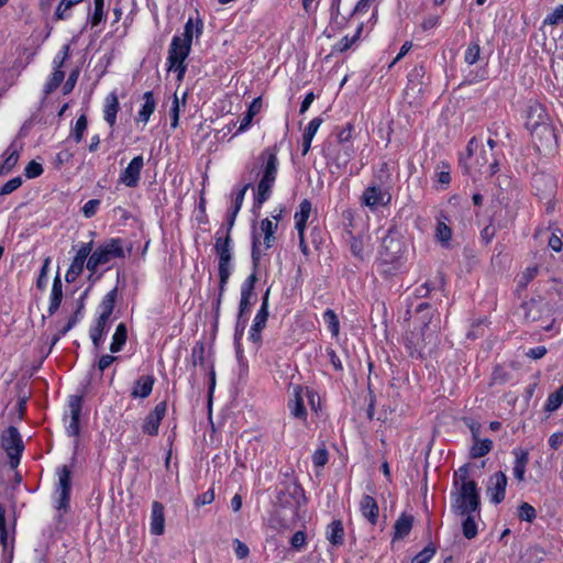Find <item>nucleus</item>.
<instances>
[{
	"label": "nucleus",
	"instance_id": "nucleus-1",
	"mask_svg": "<svg viewBox=\"0 0 563 563\" xmlns=\"http://www.w3.org/2000/svg\"><path fill=\"white\" fill-rule=\"evenodd\" d=\"M404 253L401 235L395 227H390L382 238L378 251L377 265L380 274L395 275L405 263Z\"/></svg>",
	"mask_w": 563,
	"mask_h": 563
},
{
	"label": "nucleus",
	"instance_id": "nucleus-2",
	"mask_svg": "<svg viewBox=\"0 0 563 563\" xmlns=\"http://www.w3.org/2000/svg\"><path fill=\"white\" fill-rule=\"evenodd\" d=\"M278 152V145L275 144L264 148L257 157L260 164L258 175L261 176L255 196V203L257 206H262L272 195L279 167Z\"/></svg>",
	"mask_w": 563,
	"mask_h": 563
},
{
	"label": "nucleus",
	"instance_id": "nucleus-3",
	"mask_svg": "<svg viewBox=\"0 0 563 563\" xmlns=\"http://www.w3.org/2000/svg\"><path fill=\"white\" fill-rule=\"evenodd\" d=\"M440 325L429 327L426 330L415 329L404 335L402 342L408 355L411 358L422 360L431 356L439 344Z\"/></svg>",
	"mask_w": 563,
	"mask_h": 563
},
{
	"label": "nucleus",
	"instance_id": "nucleus-4",
	"mask_svg": "<svg viewBox=\"0 0 563 563\" xmlns=\"http://www.w3.org/2000/svg\"><path fill=\"white\" fill-rule=\"evenodd\" d=\"M118 297V288L114 287L108 291L98 306L99 314L89 329V338L96 350H99L103 343V336L109 330L110 317L114 310Z\"/></svg>",
	"mask_w": 563,
	"mask_h": 563
},
{
	"label": "nucleus",
	"instance_id": "nucleus-5",
	"mask_svg": "<svg viewBox=\"0 0 563 563\" xmlns=\"http://www.w3.org/2000/svg\"><path fill=\"white\" fill-rule=\"evenodd\" d=\"M251 256H252L253 272L243 282V284L241 286V298H240V302H239V313H238V316H240V317H245L256 300L254 287L257 282L256 271H257L262 254H261V250H260V240L255 235V233L253 234Z\"/></svg>",
	"mask_w": 563,
	"mask_h": 563
},
{
	"label": "nucleus",
	"instance_id": "nucleus-6",
	"mask_svg": "<svg viewBox=\"0 0 563 563\" xmlns=\"http://www.w3.org/2000/svg\"><path fill=\"white\" fill-rule=\"evenodd\" d=\"M90 254L86 267L92 275L99 266L107 265L112 260L125 257L123 240L120 238L108 239L91 251Z\"/></svg>",
	"mask_w": 563,
	"mask_h": 563
},
{
	"label": "nucleus",
	"instance_id": "nucleus-7",
	"mask_svg": "<svg viewBox=\"0 0 563 563\" xmlns=\"http://www.w3.org/2000/svg\"><path fill=\"white\" fill-rule=\"evenodd\" d=\"M216 244L214 252L219 260V278L221 279V288H223V284H228L229 278L232 274V258H233V242L231 239V231L223 229L221 227L216 232Z\"/></svg>",
	"mask_w": 563,
	"mask_h": 563
},
{
	"label": "nucleus",
	"instance_id": "nucleus-8",
	"mask_svg": "<svg viewBox=\"0 0 563 563\" xmlns=\"http://www.w3.org/2000/svg\"><path fill=\"white\" fill-rule=\"evenodd\" d=\"M451 493L452 509L461 516L472 515L479 508V494L476 482H466Z\"/></svg>",
	"mask_w": 563,
	"mask_h": 563
},
{
	"label": "nucleus",
	"instance_id": "nucleus-9",
	"mask_svg": "<svg viewBox=\"0 0 563 563\" xmlns=\"http://www.w3.org/2000/svg\"><path fill=\"white\" fill-rule=\"evenodd\" d=\"M190 49L191 46L181 42L179 40V35H175L172 38L168 48L167 69L177 73L178 80H181L186 74L187 65L185 60L188 57Z\"/></svg>",
	"mask_w": 563,
	"mask_h": 563
},
{
	"label": "nucleus",
	"instance_id": "nucleus-10",
	"mask_svg": "<svg viewBox=\"0 0 563 563\" xmlns=\"http://www.w3.org/2000/svg\"><path fill=\"white\" fill-rule=\"evenodd\" d=\"M3 450L7 452L10 463L15 467L20 463V459L24 451V444L18 428L10 426L1 435Z\"/></svg>",
	"mask_w": 563,
	"mask_h": 563
},
{
	"label": "nucleus",
	"instance_id": "nucleus-11",
	"mask_svg": "<svg viewBox=\"0 0 563 563\" xmlns=\"http://www.w3.org/2000/svg\"><path fill=\"white\" fill-rule=\"evenodd\" d=\"M268 297H269V289L265 291V294L262 297V305L260 309L257 310L253 323L251 325V329L249 331V340L256 344H262V331L265 329L267 320H268Z\"/></svg>",
	"mask_w": 563,
	"mask_h": 563
},
{
	"label": "nucleus",
	"instance_id": "nucleus-12",
	"mask_svg": "<svg viewBox=\"0 0 563 563\" xmlns=\"http://www.w3.org/2000/svg\"><path fill=\"white\" fill-rule=\"evenodd\" d=\"M91 251L92 242H82L79 244V249L65 275V280L68 284L74 283L82 274L85 265H87L88 258L91 255Z\"/></svg>",
	"mask_w": 563,
	"mask_h": 563
},
{
	"label": "nucleus",
	"instance_id": "nucleus-13",
	"mask_svg": "<svg viewBox=\"0 0 563 563\" xmlns=\"http://www.w3.org/2000/svg\"><path fill=\"white\" fill-rule=\"evenodd\" d=\"M283 506L299 508L306 504L305 490L297 481H291L277 496Z\"/></svg>",
	"mask_w": 563,
	"mask_h": 563
},
{
	"label": "nucleus",
	"instance_id": "nucleus-14",
	"mask_svg": "<svg viewBox=\"0 0 563 563\" xmlns=\"http://www.w3.org/2000/svg\"><path fill=\"white\" fill-rule=\"evenodd\" d=\"M384 185L373 184L368 186L362 195V203L371 209H376L379 206H386L391 199L390 192L383 188Z\"/></svg>",
	"mask_w": 563,
	"mask_h": 563
},
{
	"label": "nucleus",
	"instance_id": "nucleus-15",
	"mask_svg": "<svg viewBox=\"0 0 563 563\" xmlns=\"http://www.w3.org/2000/svg\"><path fill=\"white\" fill-rule=\"evenodd\" d=\"M507 482V476L501 471L489 476L486 493L490 503L498 505L505 499Z\"/></svg>",
	"mask_w": 563,
	"mask_h": 563
},
{
	"label": "nucleus",
	"instance_id": "nucleus-16",
	"mask_svg": "<svg viewBox=\"0 0 563 563\" xmlns=\"http://www.w3.org/2000/svg\"><path fill=\"white\" fill-rule=\"evenodd\" d=\"M144 167V158L142 155H137L132 158L125 169H123L119 176V181L124 184L126 187L134 188L139 185L141 178V172Z\"/></svg>",
	"mask_w": 563,
	"mask_h": 563
},
{
	"label": "nucleus",
	"instance_id": "nucleus-17",
	"mask_svg": "<svg viewBox=\"0 0 563 563\" xmlns=\"http://www.w3.org/2000/svg\"><path fill=\"white\" fill-rule=\"evenodd\" d=\"M167 410V402H158L154 409L146 416L142 430L144 433L154 437L158 434V429Z\"/></svg>",
	"mask_w": 563,
	"mask_h": 563
},
{
	"label": "nucleus",
	"instance_id": "nucleus-18",
	"mask_svg": "<svg viewBox=\"0 0 563 563\" xmlns=\"http://www.w3.org/2000/svg\"><path fill=\"white\" fill-rule=\"evenodd\" d=\"M68 408L70 412V419L66 427V432L69 437H78L79 435V418L82 408V397L78 395H73L68 400Z\"/></svg>",
	"mask_w": 563,
	"mask_h": 563
},
{
	"label": "nucleus",
	"instance_id": "nucleus-19",
	"mask_svg": "<svg viewBox=\"0 0 563 563\" xmlns=\"http://www.w3.org/2000/svg\"><path fill=\"white\" fill-rule=\"evenodd\" d=\"M549 123V115L545 110V108L534 102L529 106L528 112H527V121L526 126L529 131H536L537 129H540L541 125Z\"/></svg>",
	"mask_w": 563,
	"mask_h": 563
},
{
	"label": "nucleus",
	"instance_id": "nucleus-20",
	"mask_svg": "<svg viewBox=\"0 0 563 563\" xmlns=\"http://www.w3.org/2000/svg\"><path fill=\"white\" fill-rule=\"evenodd\" d=\"M450 219L446 213L440 211L437 217L434 238L443 247H449L452 240V230L449 225Z\"/></svg>",
	"mask_w": 563,
	"mask_h": 563
},
{
	"label": "nucleus",
	"instance_id": "nucleus-21",
	"mask_svg": "<svg viewBox=\"0 0 563 563\" xmlns=\"http://www.w3.org/2000/svg\"><path fill=\"white\" fill-rule=\"evenodd\" d=\"M150 531L154 536H162L165 531V507L159 501H153Z\"/></svg>",
	"mask_w": 563,
	"mask_h": 563
},
{
	"label": "nucleus",
	"instance_id": "nucleus-22",
	"mask_svg": "<svg viewBox=\"0 0 563 563\" xmlns=\"http://www.w3.org/2000/svg\"><path fill=\"white\" fill-rule=\"evenodd\" d=\"M301 393H302L301 386H299V385L294 386L292 397L288 401V409L290 411V415L294 418L306 421L308 412L303 405V399H302Z\"/></svg>",
	"mask_w": 563,
	"mask_h": 563
},
{
	"label": "nucleus",
	"instance_id": "nucleus-23",
	"mask_svg": "<svg viewBox=\"0 0 563 563\" xmlns=\"http://www.w3.org/2000/svg\"><path fill=\"white\" fill-rule=\"evenodd\" d=\"M154 384H155V378L153 375L140 376L133 384V387L131 390V397L134 399L147 398L153 391Z\"/></svg>",
	"mask_w": 563,
	"mask_h": 563
},
{
	"label": "nucleus",
	"instance_id": "nucleus-24",
	"mask_svg": "<svg viewBox=\"0 0 563 563\" xmlns=\"http://www.w3.org/2000/svg\"><path fill=\"white\" fill-rule=\"evenodd\" d=\"M360 511L371 525H376L379 516V507L375 498L364 495L360 501Z\"/></svg>",
	"mask_w": 563,
	"mask_h": 563
},
{
	"label": "nucleus",
	"instance_id": "nucleus-25",
	"mask_svg": "<svg viewBox=\"0 0 563 563\" xmlns=\"http://www.w3.org/2000/svg\"><path fill=\"white\" fill-rule=\"evenodd\" d=\"M512 454L515 455L512 473L514 477L519 482L526 479L527 464L529 462V453L522 449H514Z\"/></svg>",
	"mask_w": 563,
	"mask_h": 563
},
{
	"label": "nucleus",
	"instance_id": "nucleus-26",
	"mask_svg": "<svg viewBox=\"0 0 563 563\" xmlns=\"http://www.w3.org/2000/svg\"><path fill=\"white\" fill-rule=\"evenodd\" d=\"M63 300V283L59 274L57 273L53 279L52 290L49 295V305L47 308L48 316H54Z\"/></svg>",
	"mask_w": 563,
	"mask_h": 563
},
{
	"label": "nucleus",
	"instance_id": "nucleus-27",
	"mask_svg": "<svg viewBox=\"0 0 563 563\" xmlns=\"http://www.w3.org/2000/svg\"><path fill=\"white\" fill-rule=\"evenodd\" d=\"M250 187H251V184L249 183V184L244 185L242 188H240L235 192L234 200H233V206L229 210V213H228V217H227V229L225 230L231 231L232 228L234 227L235 219H236L238 213L240 212V210L242 208L245 194H246V191H247V189Z\"/></svg>",
	"mask_w": 563,
	"mask_h": 563
},
{
	"label": "nucleus",
	"instance_id": "nucleus-28",
	"mask_svg": "<svg viewBox=\"0 0 563 563\" xmlns=\"http://www.w3.org/2000/svg\"><path fill=\"white\" fill-rule=\"evenodd\" d=\"M120 109L119 99L115 91L110 92L104 100L103 118L104 121L113 128L117 122V114Z\"/></svg>",
	"mask_w": 563,
	"mask_h": 563
},
{
	"label": "nucleus",
	"instance_id": "nucleus-29",
	"mask_svg": "<svg viewBox=\"0 0 563 563\" xmlns=\"http://www.w3.org/2000/svg\"><path fill=\"white\" fill-rule=\"evenodd\" d=\"M88 289H86L80 298L78 299V307L76 310V316H71L67 323L59 330L58 334L53 338L52 344L54 345L62 336H64L68 331H70L82 318V310L85 308V299L87 297Z\"/></svg>",
	"mask_w": 563,
	"mask_h": 563
},
{
	"label": "nucleus",
	"instance_id": "nucleus-30",
	"mask_svg": "<svg viewBox=\"0 0 563 563\" xmlns=\"http://www.w3.org/2000/svg\"><path fill=\"white\" fill-rule=\"evenodd\" d=\"M530 132L534 140L539 141L540 146L542 147H551L556 143V135L550 123L543 124L540 129Z\"/></svg>",
	"mask_w": 563,
	"mask_h": 563
},
{
	"label": "nucleus",
	"instance_id": "nucleus-31",
	"mask_svg": "<svg viewBox=\"0 0 563 563\" xmlns=\"http://www.w3.org/2000/svg\"><path fill=\"white\" fill-rule=\"evenodd\" d=\"M416 313L418 316L419 322L421 323L419 330H426V323H428L429 327H433V324L439 325L440 323L439 319L433 322L437 310L433 309L432 306L428 302L419 303L416 308Z\"/></svg>",
	"mask_w": 563,
	"mask_h": 563
},
{
	"label": "nucleus",
	"instance_id": "nucleus-32",
	"mask_svg": "<svg viewBox=\"0 0 563 563\" xmlns=\"http://www.w3.org/2000/svg\"><path fill=\"white\" fill-rule=\"evenodd\" d=\"M493 441L490 439H479L476 432H473V445L470 449V456L472 459H479L488 454L493 449Z\"/></svg>",
	"mask_w": 563,
	"mask_h": 563
},
{
	"label": "nucleus",
	"instance_id": "nucleus-33",
	"mask_svg": "<svg viewBox=\"0 0 563 563\" xmlns=\"http://www.w3.org/2000/svg\"><path fill=\"white\" fill-rule=\"evenodd\" d=\"M261 108H262V99L260 97L253 99V101L250 103V106L247 108L246 113L244 114L243 119L241 120V123H240L234 135L241 134V133L245 132L246 130H249L254 117L261 111Z\"/></svg>",
	"mask_w": 563,
	"mask_h": 563
},
{
	"label": "nucleus",
	"instance_id": "nucleus-34",
	"mask_svg": "<svg viewBox=\"0 0 563 563\" xmlns=\"http://www.w3.org/2000/svg\"><path fill=\"white\" fill-rule=\"evenodd\" d=\"M321 123H322L321 118H313L308 123V126L305 129L303 134H302V145H301L302 146V148H301L302 156L307 155L308 152L310 151L312 140H313L318 129L320 128Z\"/></svg>",
	"mask_w": 563,
	"mask_h": 563
},
{
	"label": "nucleus",
	"instance_id": "nucleus-35",
	"mask_svg": "<svg viewBox=\"0 0 563 563\" xmlns=\"http://www.w3.org/2000/svg\"><path fill=\"white\" fill-rule=\"evenodd\" d=\"M144 103L137 113V121L142 122L144 125L147 124L151 115L156 109V100L154 99V95L152 91H146L143 95Z\"/></svg>",
	"mask_w": 563,
	"mask_h": 563
},
{
	"label": "nucleus",
	"instance_id": "nucleus-36",
	"mask_svg": "<svg viewBox=\"0 0 563 563\" xmlns=\"http://www.w3.org/2000/svg\"><path fill=\"white\" fill-rule=\"evenodd\" d=\"M312 209V205L310 200L303 199L300 205L299 209L296 211L294 218H295V228L297 231H305L307 221L310 217Z\"/></svg>",
	"mask_w": 563,
	"mask_h": 563
},
{
	"label": "nucleus",
	"instance_id": "nucleus-37",
	"mask_svg": "<svg viewBox=\"0 0 563 563\" xmlns=\"http://www.w3.org/2000/svg\"><path fill=\"white\" fill-rule=\"evenodd\" d=\"M412 516L401 514L394 526V540L406 538L412 529Z\"/></svg>",
	"mask_w": 563,
	"mask_h": 563
},
{
	"label": "nucleus",
	"instance_id": "nucleus-38",
	"mask_svg": "<svg viewBox=\"0 0 563 563\" xmlns=\"http://www.w3.org/2000/svg\"><path fill=\"white\" fill-rule=\"evenodd\" d=\"M128 340V328L125 323L121 322L117 325L115 331L112 335L110 344V352L118 353L122 351Z\"/></svg>",
	"mask_w": 563,
	"mask_h": 563
},
{
	"label": "nucleus",
	"instance_id": "nucleus-39",
	"mask_svg": "<svg viewBox=\"0 0 563 563\" xmlns=\"http://www.w3.org/2000/svg\"><path fill=\"white\" fill-rule=\"evenodd\" d=\"M327 539L332 545H341L344 542V528L341 520H333L327 528Z\"/></svg>",
	"mask_w": 563,
	"mask_h": 563
},
{
	"label": "nucleus",
	"instance_id": "nucleus-40",
	"mask_svg": "<svg viewBox=\"0 0 563 563\" xmlns=\"http://www.w3.org/2000/svg\"><path fill=\"white\" fill-rule=\"evenodd\" d=\"M426 76V68L423 65H416L408 74V89H417L418 92L422 91L423 78Z\"/></svg>",
	"mask_w": 563,
	"mask_h": 563
},
{
	"label": "nucleus",
	"instance_id": "nucleus-41",
	"mask_svg": "<svg viewBox=\"0 0 563 563\" xmlns=\"http://www.w3.org/2000/svg\"><path fill=\"white\" fill-rule=\"evenodd\" d=\"M4 154L7 155V157H5L2 166L0 167L1 174L9 173L16 165V163L19 161V146L16 145V143L12 142L8 146Z\"/></svg>",
	"mask_w": 563,
	"mask_h": 563
},
{
	"label": "nucleus",
	"instance_id": "nucleus-42",
	"mask_svg": "<svg viewBox=\"0 0 563 563\" xmlns=\"http://www.w3.org/2000/svg\"><path fill=\"white\" fill-rule=\"evenodd\" d=\"M54 507L60 516L68 512L70 508V490H55L53 494Z\"/></svg>",
	"mask_w": 563,
	"mask_h": 563
},
{
	"label": "nucleus",
	"instance_id": "nucleus-43",
	"mask_svg": "<svg viewBox=\"0 0 563 563\" xmlns=\"http://www.w3.org/2000/svg\"><path fill=\"white\" fill-rule=\"evenodd\" d=\"M202 29L203 23L201 20H198L196 23V27H194L192 19H189L184 26V33L179 35V40L191 46L194 31L196 33V36L198 37L202 33Z\"/></svg>",
	"mask_w": 563,
	"mask_h": 563
},
{
	"label": "nucleus",
	"instance_id": "nucleus-44",
	"mask_svg": "<svg viewBox=\"0 0 563 563\" xmlns=\"http://www.w3.org/2000/svg\"><path fill=\"white\" fill-rule=\"evenodd\" d=\"M56 475L58 482L55 485V490H70L71 492V471L67 465L57 467Z\"/></svg>",
	"mask_w": 563,
	"mask_h": 563
},
{
	"label": "nucleus",
	"instance_id": "nucleus-45",
	"mask_svg": "<svg viewBox=\"0 0 563 563\" xmlns=\"http://www.w3.org/2000/svg\"><path fill=\"white\" fill-rule=\"evenodd\" d=\"M277 230V223H274L268 218L261 221V231L264 234V244L266 249H271L275 242V232Z\"/></svg>",
	"mask_w": 563,
	"mask_h": 563
},
{
	"label": "nucleus",
	"instance_id": "nucleus-46",
	"mask_svg": "<svg viewBox=\"0 0 563 563\" xmlns=\"http://www.w3.org/2000/svg\"><path fill=\"white\" fill-rule=\"evenodd\" d=\"M192 364L200 366L205 371L209 369L210 366L206 361V346L202 342H197L191 350Z\"/></svg>",
	"mask_w": 563,
	"mask_h": 563
},
{
	"label": "nucleus",
	"instance_id": "nucleus-47",
	"mask_svg": "<svg viewBox=\"0 0 563 563\" xmlns=\"http://www.w3.org/2000/svg\"><path fill=\"white\" fill-rule=\"evenodd\" d=\"M323 321L328 327V330L330 331L331 335L333 338H338L340 333V321L332 309H327L322 314Z\"/></svg>",
	"mask_w": 563,
	"mask_h": 563
},
{
	"label": "nucleus",
	"instance_id": "nucleus-48",
	"mask_svg": "<svg viewBox=\"0 0 563 563\" xmlns=\"http://www.w3.org/2000/svg\"><path fill=\"white\" fill-rule=\"evenodd\" d=\"M363 31V23H361L357 29H356V32L353 36H344L342 37L334 46H333V52L335 53H343L345 51H347L361 36V33Z\"/></svg>",
	"mask_w": 563,
	"mask_h": 563
},
{
	"label": "nucleus",
	"instance_id": "nucleus-49",
	"mask_svg": "<svg viewBox=\"0 0 563 563\" xmlns=\"http://www.w3.org/2000/svg\"><path fill=\"white\" fill-rule=\"evenodd\" d=\"M64 78H65V73L62 69L54 68V71L52 73L51 77L48 78V80L46 81V84L44 86V90H43L44 95L48 96L53 91H55L60 86Z\"/></svg>",
	"mask_w": 563,
	"mask_h": 563
},
{
	"label": "nucleus",
	"instance_id": "nucleus-50",
	"mask_svg": "<svg viewBox=\"0 0 563 563\" xmlns=\"http://www.w3.org/2000/svg\"><path fill=\"white\" fill-rule=\"evenodd\" d=\"M350 252L358 261L365 260V244L362 236L351 235L350 238Z\"/></svg>",
	"mask_w": 563,
	"mask_h": 563
},
{
	"label": "nucleus",
	"instance_id": "nucleus-51",
	"mask_svg": "<svg viewBox=\"0 0 563 563\" xmlns=\"http://www.w3.org/2000/svg\"><path fill=\"white\" fill-rule=\"evenodd\" d=\"M563 404V384L560 386L558 390L550 394L547 402L544 405V410L548 412H553L558 410Z\"/></svg>",
	"mask_w": 563,
	"mask_h": 563
},
{
	"label": "nucleus",
	"instance_id": "nucleus-52",
	"mask_svg": "<svg viewBox=\"0 0 563 563\" xmlns=\"http://www.w3.org/2000/svg\"><path fill=\"white\" fill-rule=\"evenodd\" d=\"M376 184L387 186L391 183V172L389 168V164L387 162H383L379 164V167L376 169L374 174Z\"/></svg>",
	"mask_w": 563,
	"mask_h": 563
},
{
	"label": "nucleus",
	"instance_id": "nucleus-53",
	"mask_svg": "<svg viewBox=\"0 0 563 563\" xmlns=\"http://www.w3.org/2000/svg\"><path fill=\"white\" fill-rule=\"evenodd\" d=\"M481 56V46L478 42H471L465 51L464 60L468 65H474Z\"/></svg>",
	"mask_w": 563,
	"mask_h": 563
},
{
	"label": "nucleus",
	"instance_id": "nucleus-54",
	"mask_svg": "<svg viewBox=\"0 0 563 563\" xmlns=\"http://www.w3.org/2000/svg\"><path fill=\"white\" fill-rule=\"evenodd\" d=\"M87 125H88V122H87V118L85 114H81L77 121H76V124L71 131V137L74 139V141L76 143H80L82 137H84V133L87 129Z\"/></svg>",
	"mask_w": 563,
	"mask_h": 563
},
{
	"label": "nucleus",
	"instance_id": "nucleus-55",
	"mask_svg": "<svg viewBox=\"0 0 563 563\" xmlns=\"http://www.w3.org/2000/svg\"><path fill=\"white\" fill-rule=\"evenodd\" d=\"M518 517L522 521L532 522L537 517V512L530 504L522 503L518 507Z\"/></svg>",
	"mask_w": 563,
	"mask_h": 563
},
{
	"label": "nucleus",
	"instance_id": "nucleus-56",
	"mask_svg": "<svg viewBox=\"0 0 563 563\" xmlns=\"http://www.w3.org/2000/svg\"><path fill=\"white\" fill-rule=\"evenodd\" d=\"M466 518L462 523L463 534L466 539H473L477 534V525L471 515H465Z\"/></svg>",
	"mask_w": 563,
	"mask_h": 563
},
{
	"label": "nucleus",
	"instance_id": "nucleus-57",
	"mask_svg": "<svg viewBox=\"0 0 563 563\" xmlns=\"http://www.w3.org/2000/svg\"><path fill=\"white\" fill-rule=\"evenodd\" d=\"M435 547L428 544L411 561V563H428L435 554Z\"/></svg>",
	"mask_w": 563,
	"mask_h": 563
},
{
	"label": "nucleus",
	"instance_id": "nucleus-58",
	"mask_svg": "<svg viewBox=\"0 0 563 563\" xmlns=\"http://www.w3.org/2000/svg\"><path fill=\"white\" fill-rule=\"evenodd\" d=\"M70 55V44H64L53 59V67L62 69L64 63Z\"/></svg>",
	"mask_w": 563,
	"mask_h": 563
},
{
	"label": "nucleus",
	"instance_id": "nucleus-59",
	"mask_svg": "<svg viewBox=\"0 0 563 563\" xmlns=\"http://www.w3.org/2000/svg\"><path fill=\"white\" fill-rule=\"evenodd\" d=\"M43 174V167L36 161H31L24 168V175L27 179H34Z\"/></svg>",
	"mask_w": 563,
	"mask_h": 563
},
{
	"label": "nucleus",
	"instance_id": "nucleus-60",
	"mask_svg": "<svg viewBox=\"0 0 563 563\" xmlns=\"http://www.w3.org/2000/svg\"><path fill=\"white\" fill-rule=\"evenodd\" d=\"M466 482H474L473 479H470V472H468V465L467 464L461 466L459 468V471H456L454 473L453 486L457 487L461 484H464Z\"/></svg>",
	"mask_w": 563,
	"mask_h": 563
},
{
	"label": "nucleus",
	"instance_id": "nucleus-61",
	"mask_svg": "<svg viewBox=\"0 0 563 563\" xmlns=\"http://www.w3.org/2000/svg\"><path fill=\"white\" fill-rule=\"evenodd\" d=\"M51 260L49 257L45 258L43 262V265L40 269V274L36 280V287L38 289H44L47 285V275H48V267H49Z\"/></svg>",
	"mask_w": 563,
	"mask_h": 563
},
{
	"label": "nucleus",
	"instance_id": "nucleus-62",
	"mask_svg": "<svg viewBox=\"0 0 563 563\" xmlns=\"http://www.w3.org/2000/svg\"><path fill=\"white\" fill-rule=\"evenodd\" d=\"M104 0H95V10L90 20L91 26H97L104 18Z\"/></svg>",
	"mask_w": 563,
	"mask_h": 563
},
{
	"label": "nucleus",
	"instance_id": "nucleus-63",
	"mask_svg": "<svg viewBox=\"0 0 563 563\" xmlns=\"http://www.w3.org/2000/svg\"><path fill=\"white\" fill-rule=\"evenodd\" d=\"M22 185V178L20 176H16L14 178H11L10 180H8L1 188H0V196H5V195H9L11 192H13L14 190H16L18 188H20Z\"/></svg>",
	"mask_w": 563,
	"mask_h": 563
},
{
	"label": "nucleus",
	"instance_id": "nucleus-64",
	"mask_svg": "<svg viewBox=\"0 0 563 563\" xmlns=\"http://www.w3.org/2000/svg\"><path fill=\"white\" fill-rule=\"evenodd\" d=\"M545 23L554 25L563 22V4L556 7L544 20Z\"/></svg>",
	"mask_w": 563,
	"mask_h": 563
}]
</instances>
